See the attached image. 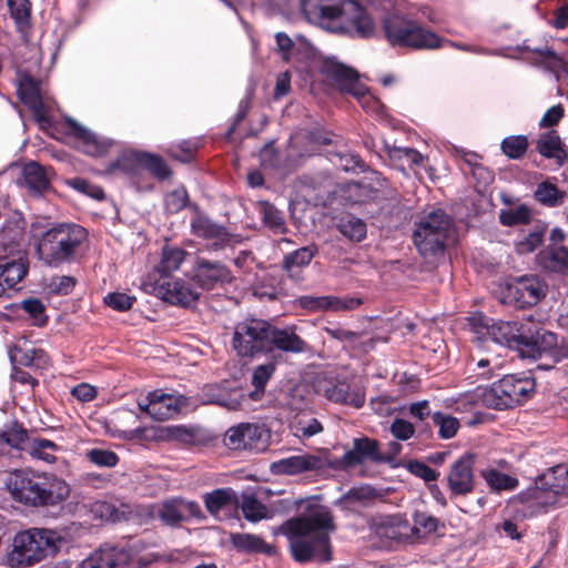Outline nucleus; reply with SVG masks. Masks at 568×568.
Segmentation results:
<instances>
[{
    "label": "nucleus",
    "instance_id": "f257e3e1",
    "mask_svg": "<svg viewBox=\"0 0 568 568\" xmlns=\"http://www.w3.org/2000/svg\"><path fill=\"white\" fill-rule=\"evenodd\" d=\"M334 530L331 511L317 504L308 505L304 513L286 520L278 528L288 539L292 556L300 562L329 561V534Z\"/></svg>",
    "mask_w": 568,
    "mask_h": 568
},
{
    "label": "nucleus",
    "instance_id": "f03ea898",
    "mask_svg": "<svg viewBox=\"0 0 568 568\" xmlns=\"http://www.w3.org/2000/svg\"><path fill=\"white\" fill-rule=\"evenodd\" d=\"M306 19L333 33L367 38L374 22L367 11L354 0H302Z\"/></svg>",
    "mask_w": 568,
    "mask_h": 568
},
{
    "label": "nucleus",
    "instance_id": "7ed1b4c3",
    "mask_svg": "<svg viewBox=\"0 0 568 568\" xmlns=\"http://www.w3.org/2000/svg\"><path fill=\"white\" fill-rule=\"evenodd\" d=\"M6 486L11 497L29 507H55L70 496V485L51 473L12 471Z\"/></svg>",
    "mask_w": 568,
    "mask_h": 568
},
{
    "label": "nucleus",
    "instance_id": "20e7f679",
    "mask_svg": "<svg viewBox=\"0 0 568 568\" xmlns=\"http://www.w3.org/2000/svg\"><path fill=\"white\" fill-rule=\"evenodd\" d=\"M88 232L74 223H58L42 232L38 239L39 258L49 266H60L75 260Z\"/></svg>",
    "mask_w": 568,
    "mask_h": 568
},
{
    "label": "nucleus",
    "instance_id": "39448f33",
    "mask_svg": "<svg viewBox=\"0 0 568 568\" xmlns=\"http://www.w3.org/2000/svg\"><path fill=\"white\" fill-rule=\"evenodd\" d=\"M64 541V537L55 530L32 528L14 537L8 560L12 567L33 566L55 554Z\"/></svg>",
    "mask_w": 568,
    "mask_h": 568
},
{
    "label": "nucleus",
    "instance_id": "423d86ee",
    "mask_svg": "<svg viewBox=\"0 0 568 568\" xmlns=\"http://www.w3.org/2000/svg\"><path fill=\"white\" fill-rule=\"evenodd\" d=\"M385 37L392 45L407 47L416 50H435L443 48L444 40L437 33L418 22L393 14L384 20Z\"/></svg>",
    "mask_w": 568,
    "mask_h": 568
},
{
    "label": "nucleus",
    "instance_id": "0eeeda50",
    "mask_svg": "<svg viewBox=\"0 0 568 568\" xmlns=\"http://www.w3.org/2000/svg\"><path fill=\"white\" fill-rule=\"evenodd\" d=\"M523 500L531 506L546 508L554 505H564L568 499V465L559 464L540 475L536 485L528 488Z\"/></svg>",
    "mask_w": 568,
    "mask_h": 568
},
{
    "label": "nucleus",
    "instance_id": "6e6552de",
    "mask_svg": "<svg viewBox=\"0 0 568 568\" xmlns=\"http://www.w3.org/2000/svg\"><path fill=\"white\" fill-rule=\"evenodd\" d=\"M452 225L450 217L443 211H433L424 216L414 231V243L424 257L442 253Z\"/></svg>",
    "mask_w": 568,
    "mask_h": 568
},
{
    "label": "nucleus",
    "instance_id": "1a4fd4ad",
    "mask_svg": "<svg viewBox=\"0 0 568 568\" xmlns=\"http://www.w3.org/2000/svg\"><path fill=\"white\" fill-rule=\"evenodd\" d=\"M323 72L335 82L341 92L353 95L363 109L368 112H377L379 110V101L359 82V75L356 70L335 60H326L323 64Z\"/></svg>",
    "mask_w": 568,
    "mask_h": 568
},
{
    "label": "nucleus",
    "instance_id": "9d476101",
    "mask_svg": "<svg viewBox=\"0 0 568 568\" xmlns=\"http://www.w3.org/2000/svg\"><path fill=\"white\" fill-rule=\"evenodd\" d=\"M534 390V382L506 375L485 392L484 402L495 409L509 408L526 400Z\"/></svg>",
    "mask_w": 568,
    "mask_h": 568
},
{
    "label": "nucleus",
    "instance_id": "9b49d317",
    "mask_svg": "<svg viewBox=\"0 0 568 568\" xmlns=\"http://www.w3.org/2000/svg\"><path fill=\"white\" fill-rule=\"evenodd\" d=\"M270 323L264 320L248 318L235 326L233 347L240 356H254L267 352Z\"/></svg>",
    "mask_w": 568,
    "mask_h": 568
},
{
    "label": "nucleus",
    "instance_id": "f8f14e48",
    "mask_svg": "<svg viewBox=\"0 0 568 568\" xmlns=\"http://www.w3.org/2000/svg\"><path fill=\"white\" fill-rule=\"evenodd\" d=\"M270 437V433L264 426L243 423L229 428L223 440L230 449L260 453L267 448Z\"/></svg>",
    "mask_w": 568,
    "mask_h": 568
},
{
    "label": "nucleus",
    "instance_id": "ddd939ff",
    "mask_svg": "<svg viewBox=\"0 0 568 568\" xmlns=\"http://www.w3.org/2000/svg\"><path fill=\"white\" fill-rule=\"evenodd\" d=\"M195 406L192 398L182 394H166L162 390H154L149 393L146 402H139V408L145 412L154 420H166L175 414Z\"/></svg>",
    "mask_w": 568,
    "mask_h": 568
},
{
    "label": "nucleus",
    "instance_id": "4468645a",
    "mask_svg": "<svg viewBox=\"0 0 568 568\" xmlns=\"http://www.w3.org/2000/svg\"><path fill=\"white\" fill-rule=\"evenodd\" d=\"M27 274L24 252L18 243H0V296Z\"/></svg>",
    "mask_w": 568,
    "mask_h": 568
},
{
    "label": "nucleus",
    "instance_id": "2eb2a0df",
    "mask_svg": "<svg viewBox=\"0 0 568 568\" xmlns=\"http://www.w3.org/2000/svg\"><path fill=\"white\" fill-rule=\"evenodd\" d=\"M505 297L516 307L536 305L547 293V285L537 275H524L508 282Z\"/></svg>",
    "mask_w": 568,
    "mask_h": 568
},
{
    "label": "nucleus",
    "instance_id": "dca6fc26",
    "mask_svg": "<svg viewBox=\"0 0 568 568\" xmlns=\"http://www.w3.org/2000/svg\"><path fill=\"white\" fill-rule=\"evenodd\" d=\"M528 331L518 322H491L488 331V337L484 339L485 348L493 347L497 351H506L504 345L507 346H523V343L528 341Z\"/></svg>",
    "mask_w": 568,
    "mask_h": 568
},
{
    "label": "nucleus",
    "instance_id": "f3484780",
    "mask_svg": "<svg viewBox=\"0 0 568 568\" xmlns=\"http://www.w3.org/2000/svg\"><path fill=\"white\" fill-rule=\"evenodd\" d=\"M365 460L374 463L389 462L390 458L383 455L379 450V443L367 437L356 438L353 442V448L346 452L343 457L334 463V467L347 469L363 464Z\"/></svg>",
    "mask_w": 568,
    "mask_h": 568
},
{
    "label": "nucleus",
    "instance_id": "a211bd4d",
    "mask_svg": "<svg viewBox=\"0 0 568 568\" xmlns=\"http://www.w3.org/2000/svg\"><path fill=\"white\" fill-rule=\"evenodd\" d=\"M527 339L523 343V346L527 348L526 352L531 357L550 356L554 362L568 358V345L558 347L555 333L545 329L537 331L535 334L528 332Z\"/></svg>",
    "mask_w": 568,
    "mask_h": 568
},
{
    "label": "nucleus",
    "instance_id": "6ab92c4d",
    "mask_svg": "<svg viewBox=\"0 0 568 568\" xmlns=\"http://www.w3.org/2000/svg\"><path fill=\"white\" fill-rule=\"evenodd\" d=\"M315 388L317 394L334 403L349 404L355 408H361L365 403L364 393L359 389L351 393L349 385L345 381L321 378L316 382Z\"/></svg>",
    "mask_w": 568,
    "mask_h": 568
},
{
    "label": "nucleus",
    "instance_id": "aec40b11",
    "mask_svg": "<svg viewBox=\"0 0 568 568\" xmlns=\"http://www.w3.org/2000/svg\"><path fill=\"white\" fill-rule=\"evenodd\" d=\"M156 296L171 304L189 307L199 300V293L181 278H162L154 286Z\"/></svg>",
    "mask_w": 568,
    "mask_h": 568
},
{
    "label": "nucleus",
    "instance_id": "412c9836",
    "mask_svg": "<svg viewBox=\"0 0 568 568\" xmlns=\"http://www.w3.org/2000/svg\"><path fill=\"white\" fill-rule=\"evenodd\" d=\"M195 405L197 400H194ZM199 402L203 405L214 404L227 410H250L254 409L247 405V398L241 389H231L225 392L215 385L206 386L202 389Z\"/></svg>",
    "mask_w": 568,
    "mask_h": 568
},
{
    "label": "nucleus",
    "instance_id": "4be33fe9",
    "mask_svg": "<svg viewBox=\"0 0 568 568\" xmlns=\"http://www.w3.org/2000/svg\"><path fill=\"white\" fill-rule=\"evenodd\" d=\"M372 528L379 537L412 544V528L402 514L377 516L372 519Z\"/></svg>",
    "mask_w": 568,
    "mask_h": 568
},
{
    "label": "nucleus",
    "instance_id": "5701e85b",
    "mask_svg": "<svg viewBox=\"0 0 568 568\" xmlns=\"http://www.w3.org/2000/svg\"><path fill=\"white\" fill-rule=\"evenodd\" d=\"M201 515V508L195 501L169 499L156 507L155 516L168 526L179 525L189 517Z\"/></svg>",
    "mask_w": 568,
    "mask_h": 568
},
{
    "label": "nucleus",
    "instance_id": "b1692460",
    "mask_svg": "<svg viewBox=\"0 0 568 568\" xmlns=\"http://www.w3.org/2000/svg\"><path fill=\"white\" fill-rule=\"evenodd\" d=\"M475 455L465 454L457 459L448 474V487L455 495H467L474 489V473L473 466Z\"/></svg>",
    "mask_w": 568,
    "mask_h": 568
},
{
    "label": "nucleus",
    "instance_id": "393cba45",
    "mask_svg": "<svg viewBox=\"0 0 568 568\" xmlns=\"http://www.w3.org/2000/svg\"><path fill=\"white\" fill-rule=\"evenodd\" d=\"M191 229L194 235L211 241V248L214 251L222 250L229 245L232 239V235L224 226L214 223L203 215H196L192 220Z\"/></svg>",
    "mask_w": 568,
    "mask_h": 568
},
{
    "label": "nucleus",
    "instance_id": "a878e982",
    "mask_svg": "<svg viewBox=\"0 0 568 568\" xmlns=\"http://www.w3.org/2000/svg\"><path fill=\"white\" fill-rule=\"evenodd\" d=\"M130 555L124 549L105 547L95 550L84 559L80 568H125Z\"/></svg>",
    "mask_w": 568,
    "mask_h": 568
},
{
    "label": "nucleus",
    "instance_id": "bb28decb",
    "mask_svg": "<svg viewBox=\"0 0 568 568\" xmlns=\"http://www.w3.org/2000/svg\"><path fill=\"white\" fill-rule=\"evenodd\" d=\"M272 349L298 354L307 349V344L295 333L294 328H277L270 324L267 352Z\"/></svg>",
    "mask_w": 568,
    "mask_h": 568
},
{
    "label": "nucleus",
    "instance_id": "cd10ccee",
    "mask_svg": "<svg viewBox=\"0 0 568 568\" xmlns=\"http://www.w3.org/2000/svg\"><path fill=\"white\" fill-rule=\"evenodd\" d=\"M65 122L70 132L81 141L84 153L99 156L104 154L112 145L110 140L99 138L72 118H67Z\"/></svg>",
    "mask_w": 568,
    "mask_h": 568
},
{
    "label": "nucleus",
    "instance_id": "c85d7f7f",
    "mask_svg": "<svg viewBox=\"0 0 568 568\" xmlns=\"http://www.w3.org/2000/svg\"><path fill=\"white\" fill-rule=\"evenodd\" d=\"M18 93L21 101L28 105L38 120H47V108L38 81L28 75L23 77L20 80Z\"/></svg>",
    "mask_w": 568,
    "mask_h": 568
},
{
    "label": "nucleus",
    "instance_id": "c756f323",
    "mask_svg": "<svg viewBox=\"0 0 568 568\" xmlns=\"http://www.w3.org/2000/svg\"><path fill=\"white\" fill-rule=\"evenodd\" d=\"M195 276L199 284L206 290H211L217 283L231 281V273L225 265L201 257L196 261Z\"/></svg>",
    "mask_w": 568,
    "mask_h": 568
},
{
    "label": "nucleus",
    "instance_id": "7c9ffc66",
    "mask_svg": "<svg viewBox=\"0 0 568 568\" xmlns=\"http://www.w3.org/2000/svg\"><path fill=\"white\" fill-rule=\"evenodd\" d=\"M316 245H307L295 250L284 256L282 267L294 281L303 280V268L307 266L317 254Z\"/></svg>",
    "mask_w": 568,
    "mask_h": 568
},
{
    "label": "nucleus",
    "instance_id": "2f4dec72",
    "mask_svg": "<svg viewBox=\"0 0 568 568\" xmlns=\"http://www.w3.org/2000/svg\"><path fill=\"white\" fill-rule=\"evenodd\" d=\"M323 460L315 455H296L281 459L274 464V468L280 474L296 475L307 470H316L323 467Z\"/></svg>",
    "mask_w": 568,
    "mask_h": 568
},
{
    "label": "nucleus",
    "instance_id": "473e14b6",
    "mask_svg": "<svg viewBox=\"0 0 568 568\" xmlns=\"http://www.w3.org/2000/svg\"><path fill=\"white\" fill-rule=\"evenodd\" d=\"M22 182L28 191L36 196L41 195L50 186V180L45 169L33 161L23 165Z\"/></svg>",
    "mask_w": 568,
    "mask_h": 568
},
{
    "label": "nucleus",
    "instance_id": "72a5a7b5",
    "mask_svg": "<svg viewBox=\"0 0 568 568\" xmlns=\"http://www.w3.org/2000/svg\"><path fill=\"white\" fill-rule=\"evenodd\" d=\"M377 496L378 494L371 486L354 487L339 497L336 500V505L344 510L355 511L371 505Z\"/></svg>",
    "mask_w": 568,
    "mask_h": 568
},
{
    "label": "nucleus",
    "instance_id": "f704fd0d",
    "mask_svg": "<svg viewBox=\"0 0 568 568\" xmlns=\"http://www.w3.org/2000/svg\"><path fill=\"white\" fill-rule=\"evenodd\" d=\"M204 504L211 515L223 509H237L239 497L232 488H219L204 495Z\"/></svg>",
    "mask_w": 568,
    "mask_h": 568
},
{
    "label": "nucleus",
    "instance_id": "c9c22d12",
    "mask_svg": "<svg viewBox=\"0 0 568 568\" xmlns=\"http://www.w3.org/2000/svg\"><path fill=\"white\" fill-rule=\"evenodd\" d=\"M537 150L542 156L555 159L559 165H562L567 158V153L562 149L560 136L556 131L541 134L537 141Z\"/></svg>",
    "mask_w": 568,
    "mask_h": 568
},
{
    "label": "nucleus",
    "instance_id": "e433bc0d",
    "mask_svg": "<svg viewBox=\"0 0 568 568\" xmlns=\"http://www.w3.org/2000/svg\"><path fill=\"white\" fill-rule=\"evenodd\" d=\"M231 545L242 552H262L270 554L272 547L268 546L260 536L245 532H233L230 535Z\"/></svg>",
    "mask_w": 568,
    "mask_h": 568
},
{
    "label": "nucleus",
    "instance_id": "4c0bfd02",
    "mask_svg": "<svg viewBox=\"0 0 568 568\" xmlns=\"http://www.w3.org/2000/svg\"><path fill=\"white\" fill-rule=\"evenodd\" d=\"M540 264L550 271L560 272L568 268V248L562 245H550L538 255Z\"/></svg>",
    "mask_w": 568,
    "mask_h": 568
},
{
    "label": "nucleus",
    "instance_id": "58836bf2",
    "mask_svg": "<svg viewBox=\"0 0 568 568\" xmlns=\"http://www.w3.org/2000/svg\"><path fill=\"white\" fill-rule=\"evenodd\" d=\"M275 372V365L272 363L263 364L257 366L252 376V384L254 386V390L244 393L247 398V405H251V402H258L262 399L265 393V385L273 376Z\"/></svg>",
    "mask_w": 568,
    "mask_h": 568
},
{
    "label": "nucleus",
    "instance_id": "ea45409f",
    "mask_svg": "<svg viewBox=\"0 0 568 568\" xmlns=\"http://www.w3.org/2000/svg\"><path fill=\"white\" fill-rule=\"evenodd\" d=\"M239 508L242 510L244 518L251 523L272 517L271 510L252 494L242 496L241 501L239 500Z\"/></svg>",
    "mask_w": 568,
    "mask_h": 568
},
{
    "label": "nucleus",
    "instance_id": "a19ab883",
    "mask_svg": "<svg viewBox=\"0 0 568 568\" xmlns=\"http://www.w3.org/2000/svg\"><path fill=\"white\" fill-rule=\"evenodd\" d=\"M58 450L59 446L52 440L31 438L26 452L33 458L53 464L57 460L55 453Z\"/></svg>",
    "mask_w": 568,
    "mask_h": 568
},
{
    "label": "nucleus",
    "instance_id": "79ce46f5",
    "mask_svg": "<svg viewBox=\"0 0 568 568\" xmlns=\"http://www.w3.org/2000/svg\"><path fill=\"white\" fill-rule=\"evenodd\" d=\"M30 440L28 432L17 423L7 426L0 432V444H6L14 449L26 452Z\"/></svg>",
    "mask_w": 568,
    "mask_h": 568
},
{
    "label": "nucleus",
    "instance_id": "37998d69",
    "mask_svg": "<svg viewBox=\"0 0 568 568\" xmlns=\"http://www.w3.org/2000/svg\"><path fill=\"white\" fill-rule=\"evenodd\" d=\"M186 252L178 246L165 245L162 250L161 261L158 265V271L162 275H169L170 273L180 268L181 264L185 260Z\"/></svg>",
    "mask_w": 568,
    "mask_h": 568
},
{
    "label": "nucleus",
    "instance_id": "c03bdc74",
    "mask_svg": "<svg viewBox=\"0 0 568 568\" xmlns=\"http://www.w3.org/2000/svg\"><path fill=\"white\" fill-rule=\"evenodd\" d=\"M534 194L539 203L550 207L560 205L566 197V192L558 190L555 184L548 181L539 183Z\"/></svg>",
    "mask_w": 568,
    "mask_h": 568
},
{
    "label": "nucleus",
    "instance_id": "a18cd8bd",
    "mask_svg": "<svg viewBox=\"0 0 568 568\" xmlns=\"http://www.w3.org/2000/svg\"><path fill=\"white\" fill-rule=\"evenodd\" d=\"M412 542L435 532L438 528V519L426 513H416L414 516V525L412 526Z\"/></svg>",
    "mask_w": 568,
    "mask_h": 568
},
{
    "label": "nucleus",
    "instance_id": "49530a36",
    "mask_svg": "<svg viewBox=\"0 0 568 568\" xmlns=\"http://www.w3.org/2000/svg\"><path fill=\"white\" fill-rule=\"evenodd\" d=\"M332 140L320 131L298 133L292 138V144H307L302 155H312L321 145L331 144Z\"/></svg>",
    "mask_w": 568,
    "mask_h": 568
},
{
    "label": "nucleus",
    "instance_id": "de8ad7c7",
    "mask_svg": "<svg viewBox=\"0 0 568 568\" xmlns=\"http://www.w3.org/2000/svg\"><path fill=\"white\" fill-rule=\"evenodd\" d=\"M260 212L262 213L263 222L275 233L282 234L285 232V220L281 211L268 202H260Z\"/></svg>",
    "mask_w": 568,
    "mask_h": 568
},
{
    "label": "nucleus",
    "instance_id": "09e8293b",
    "mask_svg": "<svg viewBox=\"0 0 568 568\" xmlns=\"http://www.w3.org/2000/svg\"><path fill=\"white\" fill-rule=\"evenodd\" d=\"M337 227L344 236L354 242H361L366 236V224L355 216L342 219Z\"/></svg>",
    "mask_w": 568,
    "mask_h": 568
},
{
    "label": "nucleus",
    "instance_id": "8fccbe9b",
    "mask_svg": "<svg viewBox=\"0 0 568 568\" xmlns=\"http://www.w3.org/2000/svg\"><path fill=\"white\" fill-rule=\"evenodd\" d=\"M136 161L150 170L156 178L164 180L170 176V170L164 160L151 153L136 154Z\"/></svg>",
    "mask_w": 568,
    "mask_h": 568
},
{
    "label": "nucleus",
    "instance_id": "3c124183",
    "mask_svg": "<svg viewBox=\"0 0 568 568\" xmlns=\"http://www.w3.org/2000/svg\"><path fill=\"white\" fill-rule=\"evenodd\" d=\"M432 419L438 427L439 436L444 439L454 437L459 428V422L456 417L440 412L433 413Z\"/></svg>",
    "mask_w": 568,
    "mask_h": 568
},
{
    "label": "nucleus",
    "instance_id": "603ef678",
    "mask_svg": "<svg viewBox=\"0 0 568 568\" xmlns=\"http://www.w3.org/2000/svg\"><path fill=\"white\" fill-rule=\"evenodd\" d=\"M483 476L487 484L495 490H513L518 485V480L516 478L496 469L487 470Z\"/></svg>",
    "mask_w": 568,
    "mask_h": 568
},
{
    "label": "nucleus",
    "instance_id": "864d4df0",
    "mask_svg": "<svg viewBox=\"0 0 568 568\" xmlns=\"http://www.w3.org/2000/svg\"><path fill=\"white\" fill-rule=\"evenodd\" d=\"M527 148V138L523 135L509 136L501 142L503 152L511 159L521 158L526 153Z\"/></svg>",
    "mask_w": 568,
    "mask_h": 568
},
{
    "label": "nucleus",
    "instance_id": "5fc2aeb1",
    "mask_svg": "<svg viewBox=\"0 0 568 568\" xmlns=\"http://www.w3.org/2000/svg\"><path fill=\"white\" fill-rule=\"evenodd\" d=\"M44 355L42 349L16 347L11 353V359L23 366H32L40 362Z\"/></svg>",
    "mask_w": 568,
    "mask_h": 568
},
{
    "label": "nucleus",
    "instance_id": "6e6d98bb",
    "mask_svg": "<svg viewBox=\"0 0 568 568\" xmlns=\"http://www.w3.org/2000/svg\"><path fill=\"white\" fill-rule=\"evenodd\" d=\"M363 304L361 297L346 296L338 297L333 295H326V310L341 312V311H353L358 308Z\"/></svg>",
    "mask_w": 568,
    "mask_h": 568
},
{
    "label": "nucleus",
    "instance_id": "4d7b16f0",
    "mask_svg": "<svg viewBox=\"0 0 568 568\" xmlns=\"http://www.w3.org/2000/svg\"><path fill=\"white\" fill-rule=\"evenodd\" d=\"M21 308L29 314L33 324L43 326L47 323L45 307L38 298H28L21 302Z\"/></svg>",
    "mask_w": 568,
    "mask_h": 568
},
{
    "label": "nucleus",
    "instance_id": "13d9d810",
    "mask_svg": "<svg viewBox=\"0 0 568 568\" xmlns=\"http://www.w3.org/2000/svg\"><path fill=\"white\" fill-rule=\"evenodd\" d=\"M530 210L525 205L501 211L500 222L504 225L526 224L530 221Z\"/></svg>",
    "mask_w": 568,
    "mask_h": 568
},
{
    "label": "nucleus",
    "instance_id": "bf43d9fd",
    "mask_svg": "<svg viewBox=\"0 0 568 568\" xmlns=\"http://www.w3.org/2000/svg\"><path fill=\"white\" fill-rule=\"evenodd\" d=\"M487 352H488L487 356L478 358V361L476 363V366L479 369H484L488 366L491 367L489 371L480 373V375L485 379L491 378L495 375L494 371L500 369L503 367V361H500V357L503 356L501 353L493 347L490 348V351L487 349Z\"/></svg>",
    "mask_w": 568,
    "mask_h": 568
},
{
    "label": "nucleus",
    "instance_id": "052dcab7",
    "mask_svg": "<svg viewBox=\"0 0 568 568\" xmlns=\"http://www.w3.org/2000/svg\"><path fill=\"white\" fill-rule=\"evenodd\" d=\"M468 321L474 333L477 335L476 341L478 347L485 348L484 339L488 337L491 320L487 318L481 313H475L468 318Z\"/></svg>",
    "mask_w": 568,
    "mask_h": 568
},
{
    "label": "nucleus",
    "instance_id": "680f3d73",
    "mask_svg": "<svg viewBox=\"0 0 568 568\" xmlns=\"http://www.w3.org/2000/svg\"><path fill=\"white\" fill-rule=\"evenodd\" d=\"M544 230H535L516 243V251L519 254H528L539 247L544 241Z\"/></svg>",
    "mask_w": 568,
    "mask_h": 568
},
{
    "label": "nucleus",
    "instance_id": "e2e57ef3",
    "mask_svg": "<svg viewBox=\"0 0 568 568\" xmlns=\"http://www.w3.org/2000/svg\"><path fill=\"white\" fill-rule=\"evenodd\" d=\"M89 460L100 467H114L119 457L112 450L93 448L87 453Z\"/></svg>",
    "mask_w": 568,
    "mask_h": 568
},
{
    "label": "nucleus",
    "instance_id": "0e129e2a",
    "mask_svg": "<svg viewBox=\"0 0 568 568\" xmlns=\"http://www.w3.org/2000/svg\"><path fill=\"white\" fill-rule=\"evenodd\" d=\"M11 17L19 26H26L30 18V3L28 0H8Z\"/></svg>",
    "mask_w": 568,
    "mask_h": 568
},
{
    "label": "nucleus",
    "instance_id": "69168bd1",
    "mask_svg": "<svg viewBox=\"0 0 568 568\" xmlns=\"http://www.w3.org/2000/svg\"><path fill=\"white\" fill-rule=\"evenodd\" d=\"M390 434L399 440H407L415 434V427L412 423L403 418H395L389 426Z\"/></svg>",
    "mask_w": 568,
    "mask_h": 568
},
{
    "label": "nucleus",
    "instance_id": "338daca9",
    "mask_svg": "<svg viewBox=\"0 0 568 568\" xmlns=\"http://www.w3.org/2000/svg\"><path fill=\"white\" fill-rule=\"evenodd\" d=\"M389 155L393 159L405 160L410 165H422L424 156L416 150L410 148L394 146L389 150Z\"/></svg>",
    "mask_w": 568,
    "mask_h": 568
},
{
    "label": "nucleus",
    "instance_id": "774afa93",
    "mask_svg": "<svg viewBox=\"0 0 568 568\" xmlns=\"http://www.w3.org/2000/svg\"><path fill=\"white\" fill-rule=\"evenodd\" d=\"M135 298L124 293H111L104 297L105 304L116 311H128L132 307Z\"/></svg>",
    "mask_w": 568,
    "mask_h": 568
}]
</instances>
